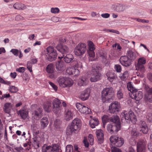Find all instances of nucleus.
I'll return each mask as SVG.
<instances>
[{
    "label": "nucleus",
    "instance_id": "9b49d317",
    "mask_svg": "<svg viewBox=\"0 0 152 152\" xmlns=\"http://www.w3.org/2000/svg\"><path fill=\"white\" fill-rule=\"evenodd\" d=\"M56 48L58 51L63 54V56L61 57L58 56V58L61 59L64 56V54L68 52L69 48L67 47L65 45H63L61 44H58L56 46Z\"/></svg>",
    "mask_w": 152,
    "mask_h": 152
},
{
    "label": "nucleus",
    "instance_id": "20e7f679",
    "mask_svg": "<svg viewBox=\"0 0 152 152\" xmlns=\"http://www.w3.org/2000/svg\"><path fill=\"white\" fill-rule=\"evenodd\" d=\"M57 81L61 87H70L73 84V81L69 78L61 77H58Z\"/></svg>",
    "mask_w": 152,
    "mask_h": 152
},
{
    "label": "nucleus",
    "instance_id": "4be33fe9",
    "mask_svg": "<svg viewBox=\"0 0 152 152\" xmlns=\"http://www.w3.org/2000/svg\"><path fill=\"white\" fill-rule=\"evenodd\" d=\"M90 117L91 119L89 121V124L91 128H94L99 124V121L96 118L94 117L92 118V116H90Z\"/></svg>",
    "mask_w": 152,
    "mask_h": 152
},
{
    "label": "nucleus",
    "instance_id": "bf43d9fd",
    "mask_svg": "<svg viewBox=\"0 0 152 152\" xmlns=\"http://www.w3.org/2000/svg\"><path fill=\"white\" fill-rule=\"evenodd\" d=\"M51 12L53 13H58L59 11V9L58 8H52L51 9Z\"/></svg>",
    "mask_w": 152,
    "mask_h": 152
},
{
    "label": "nucleus",
    "instance_id": "603ef678",
    "mask_svg": "<svg viewBox=\"0 0 152 152\" xmlns=\"http://www.w3.org/2000/svg\"><path fill=\"white\" fill-rule=\"evenodd\" d=\"M32 63L30 61H28L27 62V67L28 69L30 72H32Z\"/></svg>",
    "mask_w": 152,
    "mask_h": 152
},
{
    "label": "nucleus",
    "instance_id": "680f3d73",
    "mask_svg": "<svg viewBox=\"0 0 152 152\" xmlns=\"http://www.w3.org/2000/svg\"><path fill=\"white\" fill-rule=\"evenodd\" d=\"M115 69L117 72H120L121 70V66L119 65H115Z\"/></svg>",
    "mask_w": 152,
    "mask_h": 152
},
{
    "label": "nucleus",
    "instance_id": "864d4df0",
    "mask_svg": "<svg viewBox=\"0 0 152 152\" xmlns=\"http://www.w3.org/2000/svg\"><path fill=\"white\" fill-rule=\"evenodd\" d=\"M127 87L129 91H130L131 93L133 92L136 89L133 87L132 85L130 83L127 84Z\"/></svg>",
    "mask_w": 152,
    "mask_h": 152
},
{
    "label": "nucleus",
    "instance_id": "72a5a7b5",
    "mask_svg": "<svg viewBox=\"0 0 152 152\" xmlns=\"http://www.w3.org/2000/svg\"><path fill=\"white\" fill-rule=\"evenodd\" d=\"M41 123L42 126L43 128L47 126L48 124V118L46 117L43 118L41 120Z\"/></svg>",
    "mask_w": 152,
    "mask_h": 152
},
{
    "label": "nucleus",
    "instance_id": "0e129e2a",
    "mask_svg": "<svg viewBox=\"0 0 152 152\" xmlns=\"http://www.w3.org/2000/svg\"><path fill=\"white\" fill-rule=\"evenodd\" d=\"M88 53L90 57L94 58L95 56V53L94 50L88 51Z\"/></svg>",
    "mask_w": 152,
    "mask_h": 152
},
{
    "label": "nucleus",
    "instance_id": "774afa93",
    "mask_svg": "<svg viewBox=\"0 0 152 152\" xmlns=\"http://www.w3.org/2000/svg\"><path fill=\"white\" fill-rule=\"evenodd\" d=\"M147 119L150 121H152V114L151 113H149L146 116Z\"/></svg>",
    "mask_w": 152,
    "mask_h": 152
},
{
    "label": "nucleus",
    "instance_id": "e2e57ef3",
    "mask_svg": "<svg viewBox=\"0 0 152 152\" xmlns=\"http://www.w3.org/2000/svg\"><path fill=\"white\" fill-rule=\"evenodd\" d=\"M112 124H108L107 125V129L108 131L110 133L112 134Z\"/></svg>",
    "mask_w": 152,
    "mask_h": 152
},
{
    "label": "nucleus",
    "instance_id": "423d86ee",
    "mask_svg": "<svg viewBox=\"0 0 152 152\" xmlns=\"http://www.w3.org/2000/svg\"><path fill=\"white\" fill-rule=\"evenodd\" d=\"M93 74L90 78L91 82H95L101 79V74L99 72L100 67L95 65L92 66Z\"/></svg>",
    "mask_w": 152,
    "mask_h": 152
},
{
    "label": "nucleus",
    "instance_id": "5fc2aeb1",
    "mask_svg": "<svg viewBox=\"0 0 152 152\" xmlns=\"http://www.w3.org/2000/svg\"><path fill=\"white\" fill-rule=\"evenodd\" d=\"M137 62L144 64L146 62V59L144 57H141L138 59Z\"/></svg>",
    "mask_w": 152,
    "mask_h": 152
},
{
    "label": "nucleus",
    "instance_id": "c85d7f7f",
    "mask_svg": "<svg viewBox=\"0 0 152 152\" xmlns=\"http://www.w3.org/2000/svg\"><path fill=\"white\" fill-rule=\"evenodd\" d=\"M73 114L69 110H68L65 114V119L66 121H68L72 119Z\"/></svg>",
    "mask_w": 152,
    "mask_h": 152
},
{
    "label": "nucleus",
    "instance_id": "09e8293b",
    "mask_svg": "<svg viewBox=\"0 0 152 152\" xmlns=\"http://www.w3.org/2000/svg\"><path fill=\"white\" fill-rule=\"evenodd\" d=\"M129 76L128 72L125 71L121 76V79L123 80H125Z\"/></svg>",
    "mask_w": 152,
    "mask_h": 152
},
{
    "label": "nucleus",
    "instance_id": "aec40b11",
    "mask_svg": "<svg viewBox=\"0 0 152 152\" xmlns=\"http://www.w3.org/2000/svg\"><path fill=\"white\" fill-rule=\"evenodd\" d=\"M52 102L51 101H48L44 102L42 107L45 111L49 113L52 108Z\"/></svg>",
    "mask_w": 152,
    "mask_h": 152
},
{
    "label": "nucleus",
    "instance_id": "f8f14e48",
    "mask_svg": "<svg viewBox=\"0 0 152 152\" xmlns=\"http://www.w3.org/2000/svg\"><path fill=\"white\" fill-rule=\"evenodd\" d=\"M91 90L90 88H87L80 93L78 97L83 101L88 99L90 96Z\"/></svg>",
    "mask_w": 152,
    "mask_h": 152
},
{
    "label": "nucleus",
    "instance_id": "4c0bfd02",
    "mask_svg": "<svg viewBox=\"0 0 152 152\" xmlns=\"http://www.w3.org/2000/svg\"><path fill=\"white\" fill-rule=\"evenodd\" d=\"M13 7L15 9L20 10L24 8V4L21 3H16L13 5Z\"/></svg>",
    "mask_w": 152,
    "mask_h": 152
},
{
    "label": "nucleus",
    "instance_id": "6ab92c4d",
    "mask_svg": "<svg viewBox=\"0 0 152 152\" xmlns=\"http://www.w3.org/2000/svg\"><path fill=\"white\" fill-rule=\"evenodd\" d=\"M42 109L38 107L32 113L33 117L36 120L39 119L42 116Z\"/></svg>",
    "mask_w": 152,
    "mask_h": 152
},
{
    "label": "nucleus",
    "instance_id": "f257e3e1",
    "mask_svg": "<svg viewBox=\"0 0 152 152\" xmlns=\"http://www.w3.org/2000/svg\"><path fill=\"white\" fill-rule=\"evenodd\" d=\"M102 100L103 102L113 100L114 98V92L112 87L104 88L101 92Z\"/></svg>",
    "mask_w": 152,
    "mask_h": 152
},
{
    "label": "nucleus",
    "instance_id": "49530a36",
    "mask_svg": "<svg viewBox=\"0 0 152 152\" xmlns=\"http://www.w3.org/2000/svg\"><path fill=\"white\" fill-rule=\"evenodd\" d=\"M117 96L118 98L119 99H120L123 98V94L122 93V90L121 89H120L117 91Z\"/></svg>",
    "mask_w": 152,
    "mask_h": 152
},
{
    "label": "nucleus",
    "instance_id": "bb28decb",
    "mask_svg": "<svg viewBox=\"0 0 152 152\" xmlns=\"http://www.w3.org/2000/svg\"><path fill=\"white\" fill-rule=\"evenodd\" d=\"M135 67L136 69L137 70L138 72H145V68L144 64L137 62L135 65Z\"/></svg>",
    "mask_w": 152,
    "mask_h": 152
},
{
    "label": "nucleus",
    "instance_id": "2eb2a0df",
    "mask_svg": "<svg viewBox=\"0 0 152 152\" xmlns=\"http://www.w3.org/2000/svg\"><path fill=\"white\" fill-rule=\"evenodd\" d=\"M76 125V118L74 119L71 124L66 129V134L67 135L71 134L75 132V131L76 130L75 129V127Z\"/></svg>",
    "mask_w": 152,
    "mask_h": 152
},
{
    "label": "nucleus",
    "instance_id": "0eeeda50",
    "mask_svg": "<svg viewBox=\"0 0 152 152\" xmlns=\"http://www.w3.org/2000/svg\"><path fill=\"white\" fill-rule=\"evenodd\" d=\"M60 147L58 144H54L42 148V152H59Z\"/></svg>",
    "mask_w": 152,
    "mask_h": 152
},
{
    "label": "nucleus",
    "instance_id": "3c124183",
    "mask_svg": "<svg viewBox=\"0 0 152 152\" xmlns=\"http://www.w3.org/2000/svg\"><path fill=\"white\" fill-rule=\"evenodd\" d=\"M88 140L90 142V144L92 145L93 144L94 139L93 136L92 134H89L88 137Z\"/></svg>",
    "mask_w": 152,
    "mask_h": 152
},
{
    "label": "nucleus",
    "instance_id": "473e14b6",
    "mask_svg": "<svg viewBox=\"0 0 152 152\" xmlns=\"http://www.w3.org/2000/svg\"><path fill=\"white\" fill-rule=\"evenodd\" d=\"M62 121L59 119L56 118L54 121V126L56 128H60L61 127Z\"/></svg>",
    "mask_w": 152,
    "mask_h": 152
},
{
    "label": "nucleus",
    "instance_id": "f704fd0d",
    "mask_svg": "<svg viewBox=\"0 0 152 152\" xmlns=\"http://www.w3.org/2000/svg\"><path fill=\"white\" fill-rule=\"evenodd\" d=\"M121 128V124H113L112 129H111L112 131V134L114 132H117L120 130Z\"/></svg>",
    "mask_w": 152,
    "mask_h": 152
},
{
    "label": "nucleus",
    "instance_id": "7c9ffc66",
    "mask_svg": "<svg viewBox=\"0 0 152 152\" xmlns=\"http://www.w3.org/2000/svg\"><path fill=\"white\" fill-rule=\"evenodd\" d=\"M56 68L57 70L61 71L64 66V62L61 61H58L56 64Z\"/></svg>",
    "mask_w": 152,
    "mask_h": 152
},
{
    "label": "nucleus",
    "instance_id": "9d476101",
    "mask_svg": "<svg viewBox=\"0 0 152 152\" xmlns=\"http://www.w3.org/2000/svg\"><path fill=\"white\" fill-rule=\"evenodd\" d=\"M86 50V45L80 43L77 46V56H80L84 54Z\"/></svg>",
    "mask_w": 152,
    "mask_h": 152
},
{
    "label": "nucleus",
    "instance_id": "a211bd4d",
    "mask_svg": "<svg viewBox=\"0 0 152 152\" xmlns=\"http://www.w3.org/2000/svg\"><path fill=\"white\" fill-rule=\"evenodd\" d=\"M96 134L99 143H102L104 140V135L103 131L101 129L96 131Z\"/></svg>",
    "mask_w": 152,
    "mask_h": 152
},
{
    "label": "nucleus",
    "instance_id": "13d9d810",
    "mask_svg": "<svg viewBox=\"0 0 152 152\" xmlns=\"http://www.w3.org/2000/svg\"><path fill=\"white\" fill-rule=\"evenodd\" d=\"M10 52H12V53L16 56H17L18 55L19 51L16 49H12L10 51Z\"/></svg>",
    "mask_w": 152,
    "mask_h": 152
},
{
    "label": "nucleus",
    "instance_id": "79ce46f5",
    "mask_svg": "<svg viewBox=\"0 0 152 152\" xmlns=\"http://www.w3.org/2000/svg\"><path fill=\"white\" fill-rule=\"evenodd\" d=\"M91 110L87 107L84 106L82 110H81V113H85L86 114H89L91 112Z\"/></svg>",
    "mask_w": 152,
    "mask_h": 152
},
{
    "label": "nucleus",
    "instance_id": "69168bd1",
    "mask_svg": "<svg viewBox=\"0 0 152 152\" xmlns=\"http://www.w3.org/2000/svg\"><path fill=\"white\" fill-rule=\"evenodd\" d=\"M49 84L51 86V87L53 88V89L55 91H56L57 90L58 87L56 85L54 84L52 82H49Z\"/></svg>",
    "mask_w": 152,
    "mask_h": 152
},
{
    "label": "nucleus",
    "instance_id": "1a4fd4ad",
    "mask_svg": "<svg viewBox=\"0 0 152 152\" xmlns=\"http://www.w3.org/2000/svg\"><path fill=\"white\" fill-rule=\"evenodd\" d=\"M120 104L118 102H113L109 106V112L110 113L116 114L120 110Z\"/></svg>",
    "mask_w": 152,
    "mask_h": 152
},
{
    "label": "nucleus",
    "instance_id": "052dcab7",
    "mask_svg": "<svg viewBox=\"0 0 152 152\" xmlns=\"http://www.w3.org/2000/svg\"><path fill=\"white\" fill-rule=\"evenodd\" d=\"M111 152H122V151L118 148L115 147H111Z\"/></svg>",
    "mask_w": 152,
    "mask_h": 152
},
{
    "label": "nucleus",
    "instance_id": "8fccbe9b",
    "mask_svg": "<svg viewBox=\"0 0 152 152\" xmlns=\"http://www.w3.org/2000/svg\"><path fill=\"white\" fill-rule=\"evenodd\" d=\"M133 19L136 20L138 22H142V23H148L149 22V20H146L144 19H141L139 18H132Z\"/></svg>",
    "mask_w": 152,
    "mask_h": 152
},
{
    "label": "nucleus",
    "instance_id": "de8ad7c7",
    "mask_svg": "<svg viewBox=\"0 0 152 152\" xmlns=\"http://www.w3.org/2000/svg\"><path fill=\"white\" fill-rule=\"evenodd\" d=\"M66 152H75L73 151V146L71 145H67L66 147Z\"/></svg>",
    "mask_w": 152,
    "mask_h": 152
},
{
    "label": "nucleus",
    "instance_id": "ea45409f",
    "mask_svg": "<svg viewBox=\"0 0 152 152\" xmlns=\"http://www.w3.org/2000/svg\"><path fill=\"white\" fill-rule=\"evenodd\" d=\"M82 126L81 121L79 119L77 118V131H79L81 129Z\"/></svg>",
    "mask_w": 152,
    "mask_h": 152
},
{
    "label": "nucleus",
    "instance_id": "c756f323",
    "mask_svg": "<svg viewBox=\"0 0 152 152\" xmlns=\"http://www.w3.org/2000/svg\"><path fill=\"white\" fill-rule=\"evenodd\" d=\"M18 114L20 115L23 119H25L27 118L28 113L24 110H20L18 112Z\"/></svg>",
    "mask_w": 152,
    "mask_h": 152
},
{
    "label": "nucleus",
    "instance_id": "f3484780",
    "mask_svg": "<svg viewBox=\"0 0 152 152\" xmlns=\"http://www.w3.org/2000/svg\"><path fill=\"white\" fill-rule=\"evenodd\" d=\"M146 143L144 142L139 141L137 144V152H145Z\"/></svg>",
    "mask_w": 152,
    "mask_h": 152
},
{
    "label": "nucleus",
    "instance_id": "a878e982",
    "mask_svg": "<svg viewBox=\"0 0 152 152\" xmlns=\"http://www.w3.org/2000/svg\"><path fill=\"white\" fill-rule=\"evenodd\" d=\"M110 121L113 122V124H121L119 117L117 115L113 116L110 118Z\"/></svg>",
    "mask_w": 152,
    "mask_h": 152
},
{
    "label": "nucleus",
    "instance_id": "b1692460",
    "mask_svg": "<svg viewBox=\"0 0 152 152\" xmlns=\"http://www.w3.org/2000/svg\"><path fill=\"white\" fill-rule=\"evenodd\" d=\"M12 105L10 103L7 102L4 104L3 108L4 112L6 113L10 114V113Z\"/></svg>",
    "mask_w": 152,
    "mask_h": 152
},
{
    "label": "nucleus",
    "instance_id": "412c9836",
    "mask_svg": "<svg viewBox=\"0 0 152 152\" xmlns=\"http://www.w3.org/2000/svg\"><path fill=\"white\" fill-rule=\"evenodd\" d=\"M107 79L110 82H112L117 78L116 75L113 72H107L106 74Z\"/></svg>",
    "mask_w": 152,
    "mask_h": 152
},
{
    "label": "nucleus",
    "instance_id": "cd10ccee",
    "mask_svg": "<svg viewBox=\"0 0 152 152\" xmlns=\"http://www.w3.org/2000/svg\"><path fill=\"white\" fill-rule=\"evenodd\" d=\"M54 70V66L52 64H49L46 68V70L48 73H53Z\"/></svg>",
    "mask_w": 152,
    "mask_h": 152
},
{
    "label": "nucleus",
    "instance_id": "dca6fc26",
    "mask_svg": "<svg viewBox=\"0 0 152 152\" xmlns=\"http://www.w3.org/2000/svg\"><path fill=\"white\" fill-rule=\"evenodd\" d=\"M139 126L141 128L140 131L145 134H147L148 131V128L147 124L143 121H141L139 123Z\"/></svg>",
    "mask_w": 152,
    "mask_h": 152
},
{
    "label": "nucleus",
    "instance_id": "ddd939ff",
    "mask_svg": "<svg viewBox=\"0 0 152 152\" xmlns=\"http://www.w3.org/2000/svg\"><path fill=\"white\" fill-rule=\"evenodd\" d=\"M120 62L123 66L127 67L130 66L132 64L131 61L126 56H122L119 59Z\"/></svg>",
    "mask_w": 152,
    "mask_h": 152
},
{
    "label": "nucleus",
    "instance_id": "e433bc0d",
    "mask_svg": "<svg viewBox=\"0 0 152 152\" xmlns=\"http://www.w3.org/2000/svg\"><path fill=\"white\" fill-rule=\"evenodd\" d=\"M76 69L75 67L68 68L66 70V73L69 75H74Z\"/></svg>",
    "mask_w": 152,
    "mask_h": 152
},
{
    "label": "nucleus",
    "instance_id": "2f4dec72",
    "mask_svg": "<svg viewBox=\"0 0 152 152\" xmlns=\"http://www.w3.org/2000/svg\"><path fill=\"white\" fill-rule=\"evenodd\" d=\"M74 57L73 56L70 54H66L64 57V60L66 63H70L73 59Z\"/></svg>",
    "mask_w": 152,
    "mask_h": 152
},
{
    "label": "nucleus",
    "instance_id": "338daca9",
    "mask_svg": "<svg viewBox=\"0 0 152 152\" xmlns=\"http://www.w3.org/2000/svg\"><path fill=\"white\" fill-rule=\"evenodd\" d=\"M10 96L9 94H4L2 96H0V99H3L4 98H8L10 97Z\"/></svg>",
    "mask_w": 152,
    "mask_h": 152
},
{
    "label": "nucleus",
    "instance_id": "58836bf2",
    "mask_svg": "<svg viewBox=\"0 0 152 152\" xmlns=\"http://www.w3.org/2000/svg\"><path fill=\"white\" fill-rule=\"evenodd\" d=\"M145 91L146 92L145 95V100L150 103H152V96L151 95L152 94H149L148 93L146 92L145 90Z\"/></svg>",
    "mask_w": 152,
    "mask_h": 152
},
{
    "label": "nucleus",
    "instance_id": "c03bdc74",
    "mask_svg": "<svg viewBox=\"0 0 152 152\" xmlns=\"http://www.w3.org/2000/svg\"><path fill=\"white\" fill-rule=\"evenodd\" d=\"M88 51L94 50L95 49L94 43L91 41H89L88 43Z\"/></svg>",
    "mask_w": 152,
    "mask_h": 152
},
{
    "label": "nucleus",
    "instance_id": "f03ea898",
    "mask_svg": "<svg viewBox=\"0 0 152 152\" xmlns=\"http://www.w3.org/2000/svg\"><path fill=\"white\" fill-rule=\"evenodd\" d=\"M121 117L122 121L127 123H129L130 121H135L137 120L136 116L132 111H130L129 113L126 111H124L121 113Z\"/></svg>",
    "mask_w": 152,
    "mask_h": 152
},
{
    "label": "nucleus",
    "instance_id": "c9c22d12",
    "mask_svg": "<svg viewBox=\"0 0 152 152\" xmlns=\"http://www.w3.org/2000/svg\"><path fill=\"white\" fill-rule=\"evenodd\" d=\"M110 118L107 115H104L102 117V120L103 123V126L104 127L106 124L110 121Z\"/></svg>",
    "mask_w": 152,
    "mask_h": 152
},
{
    "label": "nucleus",
    "instance_id": "4468645a",
    "mask_svg": "<svg viewBox=\"0 0 152 152\" xmlns=\"http://www.w3.org/2000/svg\"><path fill=\"white\" fill-rule=\"evenodd\" d=\"M132 99H134L136 101H139L142 99L143 97L142 92L135 89L132 93L130 94Z\"/></svg>",
    "mask_w": 152,
    "mask_h": 152
},
{
    "label": "nucleus",
    "instance_id": "6e6552de",
    "mask_svg": "<svg viewBox=\"0 0 152 152\" xmlns=\"http://www.w3.org/2000/svg\"><path fill=\"white\" fill-rule=\"evenodd\" d=\"M111 143L115 146L120 147L122 146L124 143L123 138L118 137L116 136H112L110 138Z\"/></svg>",
    "mask_w": 152,
    "mask_h": 152
},
{
    "label": "nucleus",
    "instance_id": "37998d69",
    "mask_svg": "<svg viewBox=\"0 0 152 152\" xmlns=\"http://www.w3.org/2000/svg\"><path fill=\"white\" fill-rule=\"evenodd\" d=\"M9 90L10 92L12 93H15L18 91V88L14 86H10Z\"/></svg>",
    "mask_w": 152,
    "mask_h": 152
},
{
    "label": "nucleus",
    "instance_id": "39448f33",
    "mask_svg": "<svg viewBox=\"0 0 152 152\" xmlns=\"http://www.w3.org/2000/svg\"><path fill=\"white\" fill-rule=\"evenodd\" d=\"M61 103V101L57 98H55L53 101L52 109L54 113L56 114H60L62 111Z\"/></svg>",
    "mask_w": 152,
    "mask_h": 152
},
{
    "label": "nucleus",
    "instance_id": "5701e85b",
    "mask_svg": "<svg viewBox=\"0 0 152 152\" xmlns=\"http://www.w3.org/2000/svg\"><path fill=\"white\" fill-rule=\"evenodd\" d=\"M88 83V80L87 79L84 77H81L78 80L77 84L80 86H86Z\"/></svg>",
    "mask_w": 152,
    "mask_h": 152
},
{
    "label": "nucleus",
    "instance_id": "6e6d98bb",
    "mask_svg": "<svg viewBox=\"0 0 152 152\" xmlns=\"http://www.w3.org/2000/svg\"><path fill=\"white\" fill-rule=\"evenodd\" d=\"M31 137L30 135L28 137V141L27 142L24 143L23 146L24 147H26L28 145H31Z\"/></svg>",
    "mask_w": 152,
    "mask_h": 152
},
{
    "label": "nucleus",
    "instance_id": "393cba45",
    "mask_svg": "<svg viewBox=\"0 0 152 152\" xmlns=\"http://www.w3.org/2000/svg\"><path fill=\"white\" fill-rule=\"evenodd\" d=\"M136 53L133 52L131 50H129L127 52V56L129 59L132 61L136 58Z\"/></svg>",
    "mask_w": 152,
    "mask_h": 152
},
{
    "label": "nucleus",
    "instance_id": "a19ab883",
    "mask_svg": "<svg viewBox=\"0 0 152 152\" xmlns=\"http://www.w3.org/2000/svg\"><path fill=\"white\" fill-rule=\"evenodd\" d=\"M116 9L118 12H123L125 9V6L124 5H119L117 7Z\"/></svg>",
    "mask_w": 152,
    "mask_h": 152
},
{
    "label": "nucleus",
    "instance_id": "7ed1b4c3",
    "mask_svg": "<svg viewBox=\"0 0 152 152\" xmlns=\"http://www.w3.org/2000/svg\"><path fill=\"white\" fill-rule=\"evenodd\" d=\"M45 53L46 58L50 61H53L56 60L58 53L56 50L52 46H49L46 49Z\"/></svg>",
    "mask_w": 152,
    "mask_h": 152
},
{
    "label": "nucleus",
    "instance_id": "4d7b16f0",
    "mask_svg": "<svg viewBox=\"0 0 152 152\" xmlns=\"http://www.w3.org/2000/svg\"><path fill=\"white\" fill-rule=\"evenodd\" d=\"M145 89L146 92L149 94H152V88H150L148 86H145Z\"/></svg>",
    "mask_w": 152,
    "mask_h": 152
},
{
    "label": "nucleus",
    "instance_id": "a18cd8bd",
    "mask_svg": "<svg viewBox=\"0 0 152 152\" xmlns=\"http://www.w3.org/2000/svg\"><path fill=\"white\" fill-rule=\"evenodd\" d=\"M33 143L34 146H37L38 148L39 147V142L37 140V137L33 138Z\"/></svg>",
    "mask_w": 152,
    "mask_h": 152
}]
</instances>
